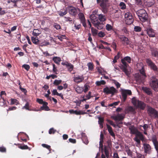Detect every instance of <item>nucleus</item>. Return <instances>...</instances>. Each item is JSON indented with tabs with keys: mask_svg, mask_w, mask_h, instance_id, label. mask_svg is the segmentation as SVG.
Instances as JSON below:
<instances>
[{
	"mask_svg": "<svg viewBox=\"0 0 158 158\" xmlns=\"http://www.w3.org/2000/svg\"><path fill=\"white\" fill-rule=\"evenodd\" d=\"M129 128L131 134L135 135V137L133 139L136 142V146L138 147L140 144V141L143 142L144 140L143 135L133 126H131Z\"/></svg>",
	"mask_w": 158,
	"mask_h": 158,
	"instance_id": "obj_1",
	"label": "nucleus"
},
{
	"mask_svg": "<svg viewBox=\"0 0 158 158\" xmlns=\"http://www.w3.org/2000/svg\"><path fill=\"white\" fill-rule=\"evenodd\" d=\"M108 0H97L98 4L100 3V6L102 8V10L104 13H106L110 6L108 2Z\"/></svg>",
	"mask_w": 158,
	"mask_h": 158,
	"instance_id": "obj_2",
	"label": "nucleus"
},
{
	"mask_svg": "<svg viewBox=\"0 0 158 158\" xmlns=\"http://www.w3.org/2000/svg\"><path fill=\"white\" fill-rule=\"evenodd\" d=\"M91 22L95 27L99 30H101L103 27L104 24L99 22L94 15L90 16Z\"/></svg>",
	"mask_w": 158,
	"mask_h": 158,
	"instance_id": "obj_3",
	"label": "nucleus"
},
{
	"mask_svg": "<svg viewBox=\"0 0 158 158\" xmlns=\"http://www.w3.org/2000/svg\"><path fill=\"white\" fill-rule=\"evenodd\" d=\"M131 102L134 106L137 108H139L143 110L146 107V104L143 102L137 99L135 97L132 98Z\"/></svg>",
	"mask_w": 158,
	"mask_h": 158,
	"instance_id": "obj_4",
	"label": "nucleus"
},
{
	"mask_svg": "<svg viewBox=\"0 0 158 158\" xmlns=\"http://www.w3.org/2000/svg\"><path fill=\"white\" fill-rule=\"evenodd\" d=\"M136 14L140 20L142 22H145L148 20V16L146 11L143 9H140L136 12Z\"/></svg>",
	"mask_w": 158,
	"mask_h": 158,
	"instance_id": "obj_5",
	"label": "nucleus"
},
{
	"mask_svg": "<svg viewBox=\"0 0 158 158\" xmlns=\"http://www.w3.org/2000/svg\"><path fill=\"white\" fill-rule=\"evenodd\" d=\"M141 71L142 72L140 73V74H136L135 76L137 82L139 83H143L144 79L146 77L144 71H143V70Z\"/></svg>",
	"mask_w": 158,
	"mask_h": 158,
	"instance_id": "obj_6",
	"label": "nucleus"
},
{
	"mask_svg": "<svg viewBox=\"0 0 158 158\" xmlns=\"http://www.w3.org/2000/svg\"><path fill=\"white\" fill-rule=\"evenodd\" d=\"M147 111L149 115L152 118H158V111L150 106H148Z\"/></svg>",
	"mask_w": 158,
	"mask_h": 158,
	"instance_id": "obj_7",
	"label": "nucleus"
},
{
	"mask_svg": "<svg viewBox=\"0 0 158 158\" xmlns=\"http://www.w3.org/2000/svg\"><path fill=\"white\" fill-rule=\"evenodd\" d=\"M125 20L126 23L128 25H130L133 22V16L131 13L127 12L125 14Z\"/></svg>",
	"mask_w": 158,
	"mask_h": 158,
	"instance_id": "obj_8",
	"label": "nucleus"
},
{
	"mask_svg": "<svg viewBox=\"0 0 158 158\" xmlns=\"http://www.w3.org/2000/svg\"><path fill=\"white\" fill-rule=\"evenodd\" d=\"M117 90L113 87H106L103 89V92L107 94H111L113 96Z\"/></svg>",
	"mask_w": 158,
	"mask_h": 158,
	"instance_id": "obj_9",
	"label": "nucleus"
},
{
	"mask_svg": "<svg viewBox=\"0 0 158 158\" xmlns=\"http://www.w3.org/2000/svg\"><path fill=\"white\" fill-rule=\"evenodd\" d=\"M144 152L146 154H150L152 153V147L148 144L144 143L143 144Z\"/></svg>",
	"mask_w": 158,
	"mask_h": 158,
	"instance_id": "obj_10",
	"label": "nucleus"
},
{
	"mask_svg": "<svg viewBox=\"0 0 158 158\" xmlns=\"http://www.w3.org/2000/svg\"><path fill=\"white\" fill-rule=\"evenodd\" d=\"M150 86L155 91H158V80H152L150 83Z\"/></svg>",
	"mask_w": 158,
	"mask_h": 158,
	"instance_id": "obj_11",
	"label": "nucleus"
},
{
	"mask_svg": "<svg viewBox=\"0 0 158 158\" xmlns=\"http://www.w3.org/2000/svg\"><path fill=\"white\" fill-rule=\"evenodd\" d=\"M122 94L123 101V102H125L126 99L127 95H131V90H130L123 89L122 91Z\"/></svg>",
	"mask_w": 158,
	"mask_h": 158,
	"instance_id": "obj_12",
	"label": "nucleus"
},
{
	"mask_svg": "<svg viewBox=\"0 0 158 158\" xmlns=\"http://www.w3.org/2000/svg\"><path fill=\"white\" fill-rule=\"evenodd\" d=\"M78 11H80V9L74 7L70 6L69 8V13L73 15H76Z\"/></svg>",
	"mask_w": 158,
	"mask_h": 158,
	"instance_id": "obj_13",
	"label": "nucleus"
},
{
	"mask_svg": "<svg viewBox=\"0 0 158 158\" xmlns=\"http://www.w3.org/2000/svg\"><path fill=\"white\" fill-rule=\"evenodd\" d=\"M146 62L152 69L154 71H157V66L155 64L152 62L151 60L147 59L146 60Z\"/></svg>",
	"mask_w": 158,
	"mask_h": 158,
	"instance_id": "obj_14",
	"label": "nucleus"
},
{
	"mask_svg": "<svg viewBox=\"0 0 158 158\" xmlns=\"http://www.w3.org/2000/svg\"><path fill=\"white\" fill-rule=\"evenodd\" d=\"M124 118V115L123 114H118L116 116H112L111 118L115 121H121Z\"/></svg>",
	"mask_w": 158,
	"mask_h": 158,
	"instance_id": "obj_15",
	"label": "nucleus"
},
{
	"mask_svg": "<svg viewBox=\"0 0 158 158\" xmlns=\"http://www.w3.org/2000/svg\"><path fill=\"white\" fill-rule=\"evenodd\" d=\"M78 17L83 26L85 27H86V25L85 23V19L84 14L82 13H80L78 14Z\"/></svg>",
	"mask_w": 158,
	"mask_h": 158,
	"instance_id": "obj_16",
	"label": "nucleus"
},
{
	"mask_svg": "<svg viewBox=\"0 0 158 158\" xmlns=\"http://www.w3.org/2000/svg\"><path fill=\"white\" fill-rule=\"evenodd\" d=\"M74 81L77 83L82 82L84 80V77L83 75L80 76L76 75L74 77Z\"/></svg>",
	"mask_w": 158,
	"mask_h": 158,
	"instance_id": "obj_17",
	"label": "nucleus"
},
{
	"mask_svg": "<svg viewBox=\"0 0 158 158\" xmlns=\"http://www.w3.org/2000/svg\"><path fill=\"white\" fill-rule=\"evenodd\" d=\"M151 140L152 142L154 145L155 147V148L156 150L158 151V142L157 139L155 136L153 137L151 139Z\"/></svg>",
	"mask_w": 158,
	"mask_h": 158,
	"instance_id": "obj_18",
	"label": "nucleus"
},
{
	"mask_svg": "<svg viewBox=\"0 0 158 158\" xmlns=\"http://www.w3.org/2000/svg\"><path fill=\"white\" fill-rule=\"evenodd\" d=\"M146 31L149 37H153L155 36V32L152 29L149 28L147 29Z\"/></svg>",
	"mask_w": 158,
	"mask_h": 158,
	"instance_id": "obj_19",
	"label": "nucleus"
},
{
	"mask_svg": "<svg viewBox=\"0 0 158 158\" xmlns=\"http://www.w3.org/2000/svg\"><path fill=\"white\" fill-rule=\"evenodd\" d=\"M136 66L138 70L139 71L140 73H141V71L142 70L144 71V66L142 63L141 62L137 63Z\"/></svg>",
	"mask_w": 158,
	"mask_h": 158,
	"instance_id": "obj_20",
	"label": "nucleus"
},
{
	"mask_svg": "<svg viewBox=\"0 0 158 158\" xmlns=\"http://www.w3.org/2000/svg\"><path fill=\"white\" fill-rule=\"evenodd\" d=\"M69 112L71 114H74L76 115L83 114L86 113H85L81 111L74 110H69Z\"/></svg>",
	"mask_w": 158,
	"mask_h": 158,
	"instance_id": "obj_21",
	"label": "nucleus"
},
{
	"mask_svg": "<svg viewBox=\"0 0 158 158\" xmlns=\"http://www.w3.org/2000/svg\"><path fill=\"white\" fill-rule=\"evenodd\" d=\"M120 39L124 43L126 44H130V41L125 36H122L119 37Z\"/></svg>",
	"mask_w": 158,
	"mask_h": 158,
	"instance_id": "obj_22",
	"label": "nucleus"
},
{
	"mask_svg": "<svg viewBox=\"0 0 158 158\" xmlns=\"http://www.w3.org/2000/svg\"><path fill=\"white\" fill-rule=\"evenodd\" d=\"M98 19L101 22H104L106 20V16L102 14H100L98 15Z\"/></svg>",
	"mask_w": 158,
	"mask_h": 158,
	"instance_id": "obj_23",
	"label": "nucleus"
},
{
	"mask_svg": "<svg viewBox=\"0 0 158 158\" xmlns=\"http://www.w3.org/2000/svg\"><path fill=\"white\" fill-rule=\"evenodd\" d=\"M106 126L109 133L112 137H114L115 136V135L112 130V128L111 127L107 124H106Z\"/></svg>",
	"mask_w": 158,
	"mask_h": 158,
	"instance_id": "obj_24",
	"label": "nucleus"
},
{
	"mask_svg": "<svg viewBox=\"0 0 158 158\" xmlns=\"http://www.w3.org/2000/svg\"><path fill=\"white\" fill-rule=\"evenodd\" d=\"M143 90L148 95H150L152 94V92L150 89L146 87H142Z\"/></svg>",
	"mask_w": 158,
	"mask_h": 158,
	"instance_id": "obj_25",
	"label": "nucleus"
},
{
	"mask_svg": "<svg viewBox=\"0 0 158 158\" xmlns=\"http://www.w3.org/2000/svg\"><path fill=\"white\" fill-rule=\"evenodd\" d=\"M147 5L150 7L153 5L155 2L154 0H145Z\"/></svg>",
	"mask_w": 158,
	"mask_h": 158,
	"instance_id": "obj_26",
	"label": "nucleus"
},
{
	"mask_svg": "<svg viewBox=\"0 0 158 158\" xmlns=\"http://www.w3.org/2000/svg\"><path fill=\"white\" fill-rule=\"evenodd\" d=\"M48 103L47 102H45L43 104V106H41L40 109L41 110H49V109L48 107L47 106Z\"/></svg>",
	"mask_w": 158,
	"mask_h": 158,
	"instance_id": "obj_27",
	"label": "nucleus"
},
{
	"mask_svg": "<svg viewBox=\"0 0 158 158\" xmlns=\"http://www.w3.org/2000/svg\"><path fill=\"white\" fill-rule=\"evenodd\" d=\"M41 33V31L38 29H34L33 31V35L35 36H37L39 35Z\"/></svg>",
	"mask_w": 158,
	"mask_h": 158,
	"instance_id": "obj_28",
	"label": "nucleus"
},
{
	"mask_svg": "<svg viewBox=\"0 0 158 158\" xmlns=\"http://www.w3.org/2000/svg\"><path fill=\"white\" fill-rule=\"evenodd\" d=\"M53 60L54 62L57 64H59L61 61L60 58L59 57H55L53 58Z\"/></svg>",
	"mask_w": 158,
	"mask_h": 158,
	"instance_id": "obj_29",
	"label": "nucleus"
},
{
	"mask_svg": "<svg viewBox=\"0 0 158 158\" xmlns=\"http://www.w3.org/2000/svg\"><path fill=\"white\" fill-rule=\"evenodd\" d=\"M126 151L128 156H130L132 158H134L133 155V152L129 148L127 149L126 150Z\"/></svg>",
	"mask_w": 158,
	"mask_h": 158,
	"instance_id": "obj_30",
	"label": "nucleus"
},
{
	"mask_svg": "<svg viewBox=\"0 0 158 158\" xmlns=\"http://www.w3.org/2000/svg\"><path fill=\"white\" fill-rule=\"evenodd\" d=\"M104 152L107 158H108L109 156V152L108 148L106 146H105L104 147Z\"/></svg>",
	"mask_w": 158,
	"mask_h": 158,
	"instance_id": "obj_31",
	"label": "nucleus"
},
{
	"mask_svg": "<svg viewBox=\"0 0 158 158\" xmlns=\"http://www.w3.org/2000/svg\"><path fill=\"white\" fill-rule=\"evenodd\" d=\"M75 90L77 93L81 94L83 91V89L82 87L78 86L75 89Z\"/></svg>",
	"mask_w": 158,
	"mask_h": 158,
	"instance_id": "obj_32",
	"label": "nucleus"
},
{
	"mask_svg": "<svg viewBox=\"0 0 158 158\" xmlns=\"http://www.w3.org/2000/svg\"><path fill=\"white\" fill-rule=\"evenodd\" d=\"M67 67L69 71L70 72H71L73 70V65L69 63V64H67Z\"/></svg>",
	"mask_w": 158,
	"mask_h": 158,
	"instance_id": "obj_33",
	"label": "nucleus"
},
{
	"mask_svg": "<svg viewBox=\"0 0 158 158\" xmlns=\"http://www.w3.org/2000/svg\"><path fill=\"white\" fill-rule=\"evenodd\" d=\"M152 55L155 57H157L158 56V51L155 49H152Z\"/></svg>",
	"mask_w": 158,
	"mask_h": 158,
	"instance_id": "obj_34",
	"label": "nucleus"
},
{
	"mask_svg": "<svg viewBox=\"0 0 158 158\" xmlns=\"http://www.w3.org/2000/svg\"><path fill=\"white\" fill-rule=\"evenodd\" d=\"M96 84L97 85L99 86L101 85H104L106 84V82L104 80L98 81L96 82Z\"/></svg>",
	"mask_w": 158,
	"mask_h": 158,
	"instance_id": "obj_35",
	"label": "nucleus"
},
{
	"mask_svg": "<svg viewBox=\"0 0 158 158\" xmlns=\"http://www.w3.org/2000/svg\"><path fill=\"white\" fill-rule=\"evenodd\" d=\"M87 65L88 66L89 70H92L93 69L94 65L92 63H88L87 64Z\"/></svg>",
	"mask_w": 158,
	"mask_h": 158,
	"instance_id": "obj_36",
	"label": "nucleus"
},
{
	"mask_svg": "<svg viewBox=\"0 0 158 158\" xmlns=\"http://www.w3.org/2000/svg\"><path fill=\"white\" fill-rule=\"evenodd\" d=\"M31 40L33 43L35 44H38L39 41V40L37 37H31Z\"/></svg>",
	"mask_w": 158,
	"mask_h": 158,
	"instance_id": "obj_37",
	"label": "nucleus"
},
{
	"mask_svg": "<svg viewBox=\"0 0 158 158\" xmlns=\"http://www.w3.org/2000/svg\"><path fill=\"white\" fill-rule=\"evenodd\" d=\"M119 6L120 8L122 9H124L126 8V5L123 2H121L119 4Z\"/></svg>",
	"mask_w": 158,
	"mask_h": 158,
	"instance_id": "obj_38",
	"label": "nucleus"
},
{
	"mask_svg": "<svg viewBox=\"0 0 158 158\" xmlns=\"http://www.w3.org/2000/svg\"><path fill=\"white\" fill-rule=\"evenodd\" d=\"M64 20L65 21H69L70 23H72V20L71 18L69 17H64Z\"/></svg>",
	"mask_w": 158,
	"mask_h": 158,
	"instance_id": "obj_39",
	"label": "nucleus"
},
{
	"mask_svg": "<svg viewBox=\"0 0 158 158\" xmlns=\"http://www.w3.org/2000/svg\"><path fill=\"white\" fill-rule=\"evenodd\" d=\"M119 57V53H118L117 55L115 56L114 57V60H113V62L114 63L117 62V60L118 59Z\"/></svg>",
	"mask_w": 158,
	"mask_h": 158,
	"instance_id": "obj_40",
	"label": "nucleus"
},
{
	"mask_svg": "<svg viewBox=\"0 0 158 158\" xmlns=\"http://www.w3.org/2000/svg\"><path fill=\"white\" fill-rule=\"evenodd\" d=\"M106 29L108 31H110L112 29V26L109 24H107L106 26Z\"/></svg>",
	"mask_w": 158,
	"mask_h": 158,
	"instance_id": "obj_41",
	"label": "nucleus"
},
{
	"mask_svg": "<svg viewBox=\"0 0 158 158\" xmlns=\"http://www.w3.org/2000/svg\"><path fill=\"white\" fill-rule=\"evenodd\" d=\"M136 154L137 158H144V155L137 152H136Z\"/></svg>",
	"mask_w": 158,
	"mask_h": 158,
	"instance_id": "obj_42",
	"label": "nucleus"
},
{
	"mask_svg": "<svg viewBox=\"0 0 158 158\" xmlns=\"http://www.w3.org/2000/svg\"><path fill=\"white\" fill-rule=\"evenodd\" d=\"M62 81L61 80H55L53 84L55 85H58L60 84Z\"/></svg>",
	"mask_w": 158,
	"mask_h": 158,
	"instance_id": "obj_43",
	"label": "nucleus"
},
{
	"mask_svg": "<svg viewBox=\"0 0 158 158\" xmlns=\"http://www.w3.org/2000/svg\"><path fill=\"white\" fill-rule=\"evenodd\" d=\"M98 35L100 37H103L105 35V34L104 32L101 31L98 33Z\"/></svg>",
	"mask_w": 158,
	"mask_h": 158,
	"instance_id": "obj_44",
	"label": "nucleus"
},
{
	"mask_svg": "<svg viewBox=\"0 0 158 158\" xmlns=\"http://www.w3.org/2000/svg\"><path fill=\"white\" fill-rule=\"evenodd\" d=\"M127 110L130 112H134L135 111V109L132 106H129L127 108Z\"/></svg>",
	"mask_w": 158,
	"mask_h": 158,
	"instance_id": "obj_45",
	"label": "nucleus"
},
{
	"mask_svg": "<svg viewBox=\"0 0 158 158\" xmlns=\"http://www.w3.org/2000/svg\"><path fill=\"white\" fill-rule=\"evenodd\" d=\"M42 146L44 147L45 148L48 149L49 150H51V147L50 146L48 145L47 144H43L42 145Z\"/></svg>",
	"mask_w": 158,
	"mask_h": 158,
	"instance_id": "obj_46",
	"label": "nucleus"
},
{
	"mask_svg": "<svg viewBox=\"0 0 158 158\" xmlns=\"http://www.w3.org/2000/svg\"><path fill=\"white\" fill-rule=\"evenodd\" d=\"M22 67L24 68L27 71H28L30 69V66L27 64H24L22 65Z\"/></svg>",
	"mask_w": 158,
	"mask_h": 158,
	"instance_id": "obj_47",
	"label": "nucleus"
},
{
	"mask_svg": "<svg viewBox=\"0 0 158 158\" xmlns=\"http://www.w3.org/2000/svg\"><path fill=\"white\" fill-rule=\"evenodd\" d=\"M126 61H127L128 63H130L131 62V58L129 56H126L124 58Z\"/></svg>",
	"mask_w": 158,
	"mask_h": 158,
	"instance_id": "obj_48",
	"label": "nucleus"
},
{
	"mask_svg": "<svg viewBox=\"0 0 158 158\" xmlns=\"http://www.w3.org/2000/svg\"><path fill=\"white\" fill-rule=\"evenodd\" d=\"M141 30V28L139 26H135L134 27V30L136 31H140Z\"/></svg>",
	"mask_w": 158,
	"mask_h": 158,
	"instance_id": "obj_49",
	"label": "nucleus"
},
{
	"mask_svg": "<svg viewBox=\"0 0 158 158\" xmlns=\"http://www.w3.org/2000/svg\"><path fill=\"white\" fill-rule=\"evenodd\" d=\"M99 119L98 122L99 124L102 123L104 121V119L102 117H98Z\"/></svg>",
	"mask_w": 158,
	"mask_h": 158,
	"instance_id": "obj_50",
	"label": "nucleus"
},
{
	"mask_svg": "<svg viewBox=\"0 0 158 158\" xmlns=\"http://www.w3.org/2000/svg\"><path fill=\"white\" fill-rule=\"evenodd\" d=\"M81 25L80 24H77L76 23L74 24V27H75L76 29H79L81 27Z\"/></svg>",
	"mask_w": 158,
	"mask_h": 158,
	"instance_id": "obj_51",
	"label": "nucleus"
},
{
	"mask_svg": "<svg viewBox=\"0 0 158 158\" xmlns=\"http://www.w3.org/2000/svg\"><path fill=\"white\" fill-rule=\"evenodd\" d=\"M56 131V130H54L53 128H51L50 129L49 131V134H54Z\"/></svg>",
	"mask_w": 158,
	"mask_h": 158,
	"instance_id": "obj_52",
	"label": "nucleus"
},
{
	"mask_svg": "<svg viewBox=\"0 0 158 158\" xmlns=\"http://www.w3.org/2000/svg\"><path fill=\"white\" fill-rule=\"evenodd\" d=\"M54 26L55 28H56L57 30H59L60 29V26L57 23H55L54 24Z\"/></svg>",
	"mask_w": 158,
	"mask_h": 158,
	"instance_id": "obj_53",
	"label": "nucleus"
},
{
	"mask_svg": "<svg viewBox=\"0 0 158 158\" xmlns=\"http://www.w3.org/2000/svg\"><path fill=\"white\" fill-rule=\"evenodd\" d=\"M23 108H25L26 110H29V104L28 102H27L25 104V106L23 107Z\"/></svg>",
	"mask_w": 158,
	"mask_h": 158,
	"instance_id": "obj_54",
	"label": "nucleus"
},
{
	"mask_svg": "<svg viewBox=\"0 0 158 158\" xmlns=\"http://www.w3.org/2000/svg\"><path fill=\"white\" fill-rule=\"evenodd\" d=\"M96 69H97L98 71L100 73H102V72L103 69L101 68V67H96Z\"/></svg>",
	"mask_w": 158,
	"mask_h": 158,
	"instance_id": "obj_55",
	"label": "nucleus"
},
{
	"mask_svg": "<svg viewBox=\"0 0 158 158\" xmlns=\"http://www.w3.org/2000/svg\"><path fill=\"white\" fill-rule=\"evenodd\" d=\"M65 37V36L64 35H58L57 36L58 38L61 41H62L63 39H64V38Z\"/></svg>",
	"mask_w": 158,
	"mask_h": 158,
	"instance_id": "obj_56",
	"label": "nucleus"
},
{
	"mask_svg": "<svg viewBox=\"0 0 158 158\" xmlns=\"http://www.w3.org/2000/svg\"><path fill=\"white\" fill-rule=\"evenodd\" d=\"M37 101L39 102L40 104H43L45 102H44L42 99L37 98Z\"/></svg>",
	"mask_w": 158,
	"mask_h": 158,
	"instance_id": "obj_57",
	"label": "nucleus"
},
{
	"mask_svg": "<svg viewBox=\"0 0 158 158\" xmlns=\"http://www.w3.org/2000/svg\"><path fill=\"white\" fill-rule=\"evenodd\" d=\"M19 148L22 149H27L28 148V147L27 145L21 146H19Z\"/></svg>",
	"mask_w": 158,
	"mask_h": 158,
	"instance_id": "obj_58",
	"label": "nucleus"
},
{
	"mask_svg": "<svg viewBox=\"0 0 158 158\" xmlns=\"http://www.w3.org/2000/svg\"><path fill=\"white\" fill-rule=\"evenodd\" d=\"M103 141H100L99 142V148H101L102 150H103Z\"/></svg>",
	"mask_w": 158,
	"mask_h": 158,
	"instance_id": "obj_59",
	"label": "nucleus"
},
{
	"mask_svg": "<svg viewBox=\"0 0 158 158\" xmlns=\"http://www.w3.org/2000/svg\"><path fill=\"white\" fill-rule=\"evenodd\" d=\"M67 13V11H65L64 12H60L59 13V15L61 16L65 15Z\"/></svg>",
	"mask_w": 158,
	"mask_h": 158,
	"instance_id": "obj_60",
	"label": "nucleus"
},
{
	"mask_svg": "<svg viewBox=\"0 0 158 158\" xmlns=\"http://www.w3.org/2000/svg\"><path fill=\"white\" fill-rule=\"evenodd\" d=\"M125 74L128 77H129V75L130 74V73L129 71L127 69L126 70H124L123 71Z\"/></svg>",
	"mask_w": 158,
	"mask_h": 158,
	"instance_id": "obj_61",
	"label": "nucleus"
},
{
	"mask_svg": "<svg viewBox=\"0 0 158 158\" xmlns=\"http://www.w3.org/2000/svg\"><path fill=\"white\" fill-rule=\"evenodd\" d=\"M127 66L121 65V69L123 70V71L126 70L127 69Z\"/></svg>",
	"mask_w": 158,
	"mask_h": 158,
	"instance_id": "obj_62",
	"label": "nucleus"
},
{
	"mask_svg": "<svg viewBox=\"0 0 158 158\" xmlns=\"http://www.w3.org/2000/svg\"><path fill=\"white\" fill-rule=\"evenodd\" d=\"M114 83L117 88H118L120 87V84L116 81H114Z\"/></svg>",
	"mask_w": 158,
	"mask_h": 158,
	"instance_id": "obj_63",
	"label": "nucleus"
},
{
	"mask_svg": "<svg viewBox=\"0 0 158 158\" xmlns=\"http://www.w3.org/2000/svg\"><path fill=\"white\" fill-rule=\"evenodd\" d=\"M113 157V158H119L118 153L116 152L114 153Z\"/></svg>",
	"mask_w": 158,
	"mask_h": 158,
	"instance_id": "obj_64",
	"label": "nucleus"
}]
</instances>
